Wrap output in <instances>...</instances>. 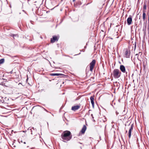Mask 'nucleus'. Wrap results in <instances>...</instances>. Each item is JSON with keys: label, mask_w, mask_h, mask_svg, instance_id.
<instances>
[{"label": "nucleus", "mask_w": 149, "mask_h": 149, "mask_svg": "<svg viewBox=\"0 0 149 149\" xmlns=\"http://www.w3.org/2000/svg\"><path fill=\"white\" fill-rule=\"evenodd\" d=\"M71 132L68 131H65L63 132L61 135V137L63 141L65 142L70 140L72 138Z\"/></svg>", "instance_id": "f257e3e1"}, {"label": "nucleus", "mask_w": 149, "mask_h": 149, "mask_svg": "<svg viewBox=\"0 0 149 149\" xmlns=\"http://www.w3.org/2000/svg\"><path fill=\"white\" fill-rule=\"evenodd\" d=\"M121 73L119 70L115 69L113 72V76L116 79L119 78L121 75Z\"/></svg>", "instance_id": "f03ea898"}, {"label": "nucleus", "mask_w": 149, "mask_h": 149, "mask_svg": "<svg viewBox=\"0 0 149 149\" xmlns=\"http://www.w3.org/2000/svg\"><path fill=\"white\" fill-rule=\"evenodd\" d=\"M96 63L95 60H93L90 63V70L91 72H92L93 68Z\"/></svg>", "instance_id": "7ed1b4c3"}, {"label": "nucleus", "mask_w": 149, "mask_h": 149, "mask_svg": "<svg viewBox=\"0 0 149 149\" xmlns=\"http://www.w3.org/2000/svg\"><path fill=\"white\" fill-rule=\"evenodd\" d=\"M133 128V124H132L131 125L130 127V128L128 132V136L129 139H130L131 137L132 131V130Z\"/></svg>", "instance_id": "20e7f679"}, {"label": "nucleus", "mask_w": 149, "mask_h": 149, "mask_svg": "<svg viewBox=\"0 0 149 149\" xmlns=\"http://www.w3.org/2000/svg\"><path fill=\"white\" fill-rule=\"evenodd\" d=\"M58 38L57 36H53V38L51 39V43H54L55 41H58Z\"/></svg>", "instance_id": "39448f33"}, {"label": "nucleus", "mask_w": 149, "mask_h": 149, "mask_svg": "<svg viewBox=\"0 0 149 149\" xmlns=\"http://www.w3.org/2000/svg\"><path fill=\"white\" fill-rule=\"evenodd\" d=\"M130 51L127 50L126 51L125 54V56L127 58H129L130 57Z\"/></svg>", "instance_id": "423d86ee"}, {"label": "nucleus", "mask_w": 149, "mask_h": 149, "mask_svg": "<svg viewBox=\"0 0 149 149\" xmlns=\"http://www.w3.org/2000/svg\"><path fill=\"white\" fill-rule=\"evenodd\" d=\"M80 108V106L77 105L74 106L72 107L71 109L72 110L75 111L77 110Z\"/></svg>", "instance_id": "0eeeda50"}, {"label": "nucleus", "mask_w": 149, "mask_h": 149, "mask_svg": "<svg viewBox=\"0 0 149 149\" xmlns=\"http://www.w3.org/2000/svg\"><path fill=\"white\" fill-rule=\"evenodd\" d=\"M120 70L123 73H125L126 72L125 68V66L123 65H121L120 66Z\"/></svg>", "instance_id": "6e6552de"}, {"label": "nucleus", "mask_w": 149, "mask_h": 149, "mask_svg": "<svg viewBox=\"0 0 149 149\" xmlns=\"http://www.w3.org/2000/svg\"><path fill=\"white\" fill-rule=\"evenodd\" d=\"M90 99L91 101V102L92 104L93 107L94 105V96H92L90 97Z\"/></svg>", "instance_id": "1a4fd4ad"}, {"label": "nucleus", "mask_w": 149, "mask_h": 149, "mask_svg": "<svg viewBox=\"0 0 149 149\" xmlns=\"http://www.w3.org/2000/svg\"><path fill=\"white\" fill-rule=\"evenodd\" d=\"M86 129V127L85 125H83V127L82 128L81 130V133L83 134H84Z\"/></svg>", "instance_id": "9d476101"}, {"label": "nucleus", "mask_w": 149, "mask_h": 149, "mask_svg": "<svg viewBox=\"0 0 149 149\" xmlns=\"http://www.w3.org/2000/svg\"><path fill=\"white\" fill-rule=\"evenodd\" d=\"M28 130L29 131H30V132H31V134H33V131H32L33 130V131L34 132H35L36 131L35 130V129H34V128L33 127H29L28 128Z\"/></svg>", "instance_id": "9b49d317"}, {"label": "nucleus", "mask_w": 149, "mask_h": 149, "mask_svg": "<svg viewBox=\"0 0 149 149\" xmlns=\"http://www.w3.org/2000/svg\"><path fill=\"white\" fill-rule=\"evenodd\" d=\"M63 75L62 74H59V73H52L51 74V76H59L60 75Z\"/></svg>", "instance_id": "f8f14e48"}, {"label": "nucleus", "mask_w": 149, "mask_h": 149, "mask_svg": "<svg viewBox=\"0 0 149 149\" xmlns=\"http://www.w3.org/2000/svg\"><path fill=\"white\" fill-rule=\"evenodd\" d=\"M132 19H127V23L128 25H130L132 23Z\"/></svg>", "instance_id": "ddd939ff"}, {"label": "nucleus", "mask_w": 149, "mask_h": 149, "mask_svg": "<svg viewBox=\"0 0 149 149\" xmlns=\"http://www.w3.org/2000/svg\"><path fill=\"white\" fill-rule=\"evenodd\" d=\"M146 11L143 10V19H145L146 14L145 13Z\"/></svg>", "instance_id": "4468645a"}, {"label": "nucleus", "mask_w": 149, "mask_h": 149, "mask_svg": "<svg viewBox=\"0 0 149 149\" xmlns=\"http://www.w3.org/2000/svg\"><path fill=\"white\" fill-rule=\"evenodd\" d=\"M5 60L4 58H2L0 60V65L3 63L4 62Z\"/></svg>", "instance_id": "2eb2a0df"}, {"label": "nucleus", "mask_w": 149, "mask_h": 149, "mask_svg": "<svg viewBox=\"0 0 149 149\" xmlns=\"http://www.w3.org/2000/svg\"><path fill=\"white\" fill-rule=\"evenodd\" d=\"M146 5L145 3H144L143 6V10L146 11Z\"/></svg>", "instance_id": "dca6fc26"}, {"label": "nucleus", "mask_w": 149, "mask_h": 149, "mask_svg": "<svg viewBox=\"0 0 149 149\" xmlns=\"http://www.w3.org/2000/svg\"><path fill=\"white\" fill-rule=\"evenodd\" d=\"M140 54H141V55L142 53L141 52H139V54H136V56L138 55H139Z\"/></svg>", "instance_id": "f3484780"}, {"label": "nucleus", "mask_w": 149, "mask_h": 149, "mask_svg": "<svg viewBox=\"0 0 149 149\" xmlns=\"http://www.w3.org/2000/svg\"><path fill=\"white\" fill-rule=\"evenodd\" d=\"M148 23H149V25H148V33H149V19H148Z\"/></svg>", "instance_id": "a211bd4d"}, {"label": "nucleus", "mask_w": 149, "mask_h": 149, "mask_svg": "<svg viewBox=\"0 0 149 149\" xmlns=\"http://www.w3.org/2000/svg\"><path fill=\"white\" fill-rule=\"evenodd\" d=\"M91 116H92V118H93H93H94V117H93V114H91Z\"/></svg>", "instance_id": "6ab92c4d"}, {"label": "nucleus", "mask_w": 149, "mask_h": 149, "mask_svg": "<svg viewBox=\"0 0 149 149\" xmlns=\"http://www.w3.org/2000/svg\"><path fill=\"white\" fill-rule=\"evenodd\" d=\"M136 47V44H135V46H134V48H135V49Z\"/></svg>", "instance_id": "aec40b11"}, {"label": "nucleus", "mask_w": 149, "mask_h": 149, "mask_svg": "<svg viewBox=\"0 0 149 149\" xmlns=\"http://www.w3.org/2000/svg\"><path fill=\"white\" fill-rule=\"evenodd\" d=\"M127 19H132V18L131 17H129Z\"/></svg>", "instance_id": "412c9836"}, {"label": "nucleus", "mask_w": 149, "mask_h": 149, "mask_svg": "<svg viewBox=\"0 0 149 149\" xmlns=\"http://www.w3.org/2000/svg\"><path fill=\"white\" fill-rule=\"evenodd\" d=\"M10 74H12V71H11V72H10Z\"/></svg>", "instance_id": "4be33fe9"}, {"label": "nucleus", "mask_w": 149, "mask_h": 149, "mask_svg": "<svg viewBox=\"0 0 149 149\" xmlns=\"http://www.w3.org/2000/svg\"><path fill=\"white\" fill-rule=\"evenodd\" d=\"M93 121L94 122H95V120L94 119H93Z\"/></svg>", "instance_id": "5701e85b"}, {"label": "nucleus", "mask_w": 149, "mask_h": 149, "mask_svg": "<svg viewBox=\"0 0 149 149\" xmlns=\"http://www.w3.org/2000/svg\"><path fill=\"white\" fill-rule=\"evenodd\" d=\"M24 144H26V142H24Z\"/></svg>", "instance_id": "b1692460"}, {"label": "nucleus", "mask_w": 149, "mask_h": 149, "mask_svg": "<svg viewBox=\"0 0 149 149\" xmlns=\"http://www.w3.org/2000/svg\"><path fill=\"white\" fill-rule=\"evenodd\" d=\"M76 0H73V1L74 2Z\"/></svg>", "instance_id": "393cba45"}, {"label": "nucleus", "mask_w": 149, "mask_h": 149, "mask_svg": "<svg viewBox=\"0 0 149 149\" xmlns=\"http://www.w3.org/2000/svg\"><path fill=\"white\" fill-rule=\"evenodd\" d=\"M67 56L70 57V56Z\"/></svg>", "instance_id": "a878e982"}]
</instances>
